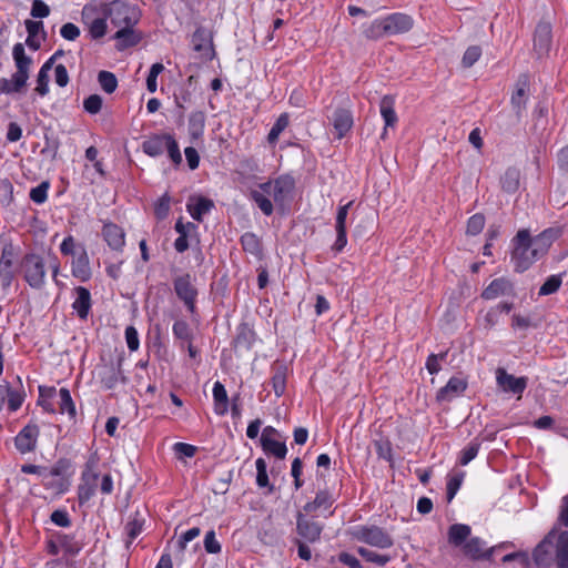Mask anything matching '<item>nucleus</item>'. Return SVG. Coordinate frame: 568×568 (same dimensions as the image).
Segmentation results:
<instances>
[{
	"mask_svg": "<svg viewBox=\"0 0 568 568\" xmlns=\"http://www.w3.org/2000/svg\"><path fill=\"white\" fill-rule=\"evenodd\" d=\"M520 186V171L515 166L508 168L500 176V187L508 194H514Z\"/></svg>",
	"mask_w": 568,
	"mask_h": 568,
	"instance_id": "28",
	"label": "nucleus"
},
{
	"mask_svg": "<svg viewBox=\"0 0 568 568\" xmlns=\"http://www.w3.org/2000/svg\"><path fill=\"white\" fill-rule=\"evenodd\" d=\"M481 55V49L480 47L478 45H471L469 47L464 55H463V60H462V63L465 68H470L473 67L477 61L478 59L480 58Z\"/></svg>",
	"mask_w": 568,
	"mask_h": 568,
	"instance_id": "54",
	"label": "nucleus"
},
{
	"mask_svg": "<svg viewBox=\"0 0 568 568\" xmlns=\"http://www.w3.org/2000/svg\"><path fill=\"white\" fill-rule=\"evenodd\" d=\"M296 530L302 538L314 542L320 539L323 527L318 523L307 519L305 515L300 511L296 517Z\"/></svg>",
	"mask_w": 568,
	"mask_h": 568,
	"instance_id": "15",
	"label": "nucleus"
},
{
	"mask_svg": "<svg viewBox=\"0 0 568 568\" xmlns=\"http://www.w3.org/2000/svg\"><path fill=\"white\" fill-rule=\"evenodd\" d=\"M357 552L366 561L374 562L378 566H385L390 560L389 556L377 554V552L369 550L367 548H364V547H359L357 549Z\"/></svg>",
	"mask_w": 568,
	"mask_h": 568,
	"instance_id": "48",
	"label": "nucleus"
},
{
	"mask_svg": "<svg viewBox=\"0 0 568 568\" xmlns=\"http://www.w3.org/2000/svg\"><path fill=\"white\" fill-rule=\"evenodd\" d=\"M295 180L290 174H283L272 180V197L276 205L284 206L293 199Z\"/></svg>",
	"mask_w": 568,
	"mask_h": 568,
	"instance_id": "8",
	"label": "nucleus"
},
{
	"mask_svg": "<svg viewBox=\"0 0 568 568\" xmlns=\"http://www.w3.org/2000/svg\"><path fill=\"white\" fill-rule=\"evenodd\" d=\"M50 519L53 524H55L59 527H69L71 525V519L67 510L64 509H57L54 510Z\"/></svg>",
	"mask_w": 568,
	"mask_h": 568,
	"instance_id": "63",
	"label": "nucleus"
},
{
	"mask_svg": "<svg viewBox=\"0 0 568 568\" xmlns=\"http://www.w3.org/2000/svg\"><path fill=\"white\" fill-rule=\"evenodd\" d=\"M21 270L27 283L40 290L45 283V263L40 255L27 254L21 262Z\"/></svg>",
	"mask_w": 568,
	"mask_h": 568,
	"instance_id": "4",
	"label": "nucleus"
},
{
	"mask_svg": "<svg viewBox=\"0 0 568 568\" xmlns=\"http://www.w3.org/2000/svg\"><path fill=\"white\" fill-rule=\"evenodd\" d=\"M386 33L389 36L402 34L410 31L414 27V19L402 12L392 13L384 18Z\"/></svg>",
	"mask_w": 568,
	"mask_h": 568,
	"instance_id": "12",
	"label": "nucleus"
},
{
	"mask_svg": "<svg viewBox=\"0 0 568 568\" xmlns=\"http://www.w3.org/2000/svg\"><path fill=\"white\" fill-rule=\"evenodd\" d=\"M98 82L102 90L109 94L113 93L118 87L116 77L110 71H100Z\"/></svg>",
	"mask_w": 568,
	"mask_h": 568,
	"instance_id": "46",
	"label": "nucleus"
},
{
	"mask_svg": "<svg viewBox=\"0 0 568 568\" xmlns=\"http://www.w3.org/2000/svg\"><path fill=\"white\" fill-rule=\"evenodd\" d=\"M49 187L50 183L48 181L41 182L38 186L31 189L29 194L30 199L37 204L44 203L48 197Z\"/></svg>",
	"mask_w": 568,
	"mask_h": 568,
	"instance_id": "51",
	"label": "nucleus"
},
{
	"mask_svg": "<svg viewBox=\"0 0 568 568\" xmlns=\"http://www.w3.org/2000/svg\"><path fill=\"white\" fill-rule=\"evenodd\" d=\"M394 106H395V100L393 97H390V95L383 97V99L381 100V103H379L381 115L385 122L384 130L381 134L382 140L386 139L387 130L389 128L390 129L395 128V125L398 121V118H397Z\"/></svg>",
	"mask_w": 568,
	"mask_h": 568,
	"instance_id": "17",
	"label": "nucleus"
},
{
	"mask_svg": "<svg viewBox=\"0 0 568 568\" xmlns=\"http://www.w3.org/2000/svg\"><path fill=\"white\" fill-rule=\"evenodd\" d=\"M58 396L60 413H67L71 418H74L77 415V410L70 390L68 388L62 387L59 389Z\"/></svg>",
	"mask_w": 568,
	"mask_h": 568,
	"instance_id": "40",
	"label": "nucleus"
},
{
	"mask_svg": "<svg viewBox=\"0 0 568 568\" xmlns=\"http://www.w3.org/2000/svg\"><path fill=\"white\" fill-rule=\"evenodd\" d=\"M471 528L465 524H453L448 528V542L455 547H464L469 540Z\"/></svg>",
	"mask_w": 568,
	"mask_h": 568,
	"instance_id": "27",
	"label": "nucleus"
},
{
	"mask_svg": "<svg viewBox=\"0 0 568 568\" xmlns=\"http://www.w3.org/2000/svg\"><path fill=\"white\" fill-rule=\"evenodd\" d=\"M464 480V473H457L452 475L447 480L446 497L447 501L450 503L458 489L460 488Z\"/></svg>",
	"mask_w": 568,
	"mask_h": 568,
	"instance_id": "50",
	"label": "nucleus"
},
{
	"mask_svg": "<svg viewBox=\"0 0 568 568\" xmlns=\"http://www.w3.org/2000/svg\"><path fill=\"white\" fill-rule=\"evenodd\" d=\"M255 341V333L246 323H242L236 328V336L233 341L235 352L248 351Z\"/></svg>",
	"mask_w": 568,
	"mask_h": 568,
	"instance_id": "21",
	"label": "nucleus"
},
{
	"mask_svg": "<svg viewBox=\"0 0 568 568\" xmlns=\"http://www.w3.org/2000/svg\"><path fill=\"white\" fill-rule=\"evenodd\" d=\"M38 436L39 427L37 425L24 426L14 439L17 449L22 454L32 452L36 448Z\"/></svg>",
	"mask_w": 568,
	"mask_h": 568,
	"instance_id": "16",
	"label": "nucleus"
},
{
	"mask_svg": "<svg viewBox=\"0 0 568 568\" xmlns=\"http://www.w3.org/2000/svg\"><path fill=\"white\" fill-rule=\"evenodd\" d=\"M272 387L277 397H281L285 393L287 367L284 364H275L272 366Z\"/></svg>",
	"mask_w": 568,
	"mask_h": 568,
	"instance_id": "31",
	"label": "nucleus"
},
{
	"mask_svg": "<svg viewBox=\"0 0 568 568\" xmlns=\"http://www.w3.org/2000/svg\"><path fill=\"white\" fill-rule=\"evenodd\" d=\"M513 246L511 261L516 272H525L534 262L541 257L538 252L534 251L531 235L526 229L517 232L516 236L513 239Z\"/></svg>",
	"mask_w": 568,
	"mask_h": 568,
	"instance_id": "1",
	"label": "nucleus"
},
{
	"mask_svg": "<svg viewBox=\"0 0 568 568\" xmlns=\"http://www.w3.org/2000/svg\"><path fill=\"white\" fill-rule=\"evenodd\" d=\"M169 134H162V135H152L148 140H145L142 144V150L145 154L150 156H159L161 155L166 145V139Z\"/></svg>",
	"mask_w": 568,
	"mask_h": 568,
	"instance_id": "34",
	"label": "nucleus"
},
{
	"mask_svg": "<svg viewBox=\"0 0 568 568\" xmlns=\"http://www.w3.org/2000/svg\"><path fill=\"white\" fill-rule=\"evenodd\" d=\"M102 235L108 245L114 251H121L125 243L124 231L114 223H106L102 229Z\"/></svg>",
	"mask_w": 568,
	"mask_h": 568,
	"instance_id": "20",
	"label": "nucleus"
},
{
	"mask_svg": "<svg viewBox=\"0 0 568 568\" xmlns=\"http://www.w3.org/2000/svg\"><path fill=\"white\" fill-rule=\"evenodd\" d=\"M103 13L111 23L118 28L134 26L140 18L139 11L134 6L121 0H114L101 7Z\"/></svg>",
	"mask_w": 568,
	"mask_h": 568,
	"instance_id": "2",
	"label": "nucleus"
},
{
	"mask_svg": "<svg viewBox=\"0 0 568 568\" xmlns=\"http://www.w3.org/2000/svg\"><path fill=\"white\" fill-rule=\"evenodd\" d=\"M333 126L337 138L342 139L353 126V114L347 109H337L333 113Z\"/></svg>",
	"mask_w": 568,
	"mask_h": 568,
	"instance_id": "24",
	"label": "nucleus"
},
{
	"mask_svg": "<svg viewBox=\"0 0 568 568\" xmlns=\"http://www.w3.org/2000/svg\"><path fill=\"white\" fill-rule=\"evenodd\" d=\"M26 85H18L17 84V77L12 74L11 80H8L6 78H0V92L10 94L13 92H20Z\"/></svg>",
	"mask_w": 568,
	"mask_h": 568,
	"instance_id": "61",
	"label": "nucleus"
},
{
	"mask_svg": "<svg viewBox=\"0 0 568 568\" xmlns=\"http://www.w3.org/2000/svg\"><path fill=\"white\" fill-rule=\"evenodd\" d=\"M166 141L168 142H166V145H165V150L168 151V154H169L170 159L175 164H180L182 162V155H181L180 148H179L176 141L170 134L168 135Z\"/></svg>",
	"mask_w": 568,
	"mask_h": 568,
	"instance_id": "60",
	"label": "nucleus"
},
{
	"mask_svg": "<svg viewBox=\"0 0 568 568\" xmlns=\"http://www.w3.org/2000/svg\"><path fill=\"white\" fill-rule=\"evenodd\" d=\"M272 192V180L261 183L258 190H251L250 192V197L266 216L272 215L274 211L273 203L270 200Z\"/></svg>",
	"mask_w": 568,
	"mask_h": 568,
	"instance_id": "13",
	"label": "nucleus"
},
{
	"mask_svg": "<svg viewBox=\"0 0 568 568\" xmlns=\"http://www.w3.org/2000/svg\"><path fill=\"white\" fill-rule=\"evenodd\" d=\"M479 447V443H470L467 447H465L460 452L459 464L466 466L468 463H470L477 456Z\"/></svg>",
	"mask_w": 568,
	"mask_h": 568,
	"instance_id": "58",
	"label": "nucleus"
},
{
	"mask_svg": "<svg viewBox=\"0 0 568 568\" xmlns=\"http://www.w3.org/2000/svg\"><path fill=\"white\" fill-rule=\"evenodd\" d=\"M262 448L265 453L273 454L278 459H284L287 453L286 445L274 438H265L261 440Z\"/></svg>",
	"mask_w": 568,
	"mask_h": 568,
	"instance_id": "42",
	"label": "nucleus"
},
{
	"mask_svg": "<svg viewBox=\"0 0 568 568\" xmlns=\"http://www.w3.org/2000/svg\"><path fill=\"white\" fill-rule=\"evenodd\" d=\"M205 128V114L203 111H194L189 116V133L192 139L203 135Z\"/></svg>",
	"mask_w": 568,
	"mask_h": 568,
	"instance_id": "37",
	"label": "nucleus"
},
{
	"mask_svg": "<svg viewBox=\"0 0 568 568\" xmlns=\"http://www.w3.org/2000/svg\"><path fill=\"white\" fill-rule=\"evenodd\" d=\"M214 206V203L212 200L203 196H199L195 199V203L187 204V211L190 212L191 216L195 220L201 222L203 219V215L209 213L211 209Z\"/></svg>",
	"mask_w": 568,
	"mask_h": 568,
	"instance_id": "35",
	"label": "nucleus"
},
{
	"mask_svg": "<svg viewBox=\"0 0 568 568\" xmlns=\"http://www.w3.org/2000/svg\"><path fill=\"white\" fill-rule=\"evenodd\" d=\"M385 29L386 24L384 18L376 19L364 30V34L367 39L377 40L383 37H388Z\"/></svg>",
	"mask_w": 568,
	"mask_h": 568,
	"instance_id": "45",
	"label": "nucleus"
},
{
	"mask_svg": "<svg viewBox=\"0 0 568 568\" xmlns=\"http://www.w3.org/2000/svg\"><path fill=\"white\" fill-rule=\"evenodd\" d=\"M103 100L99 94H91L83 101L84 110L90 114H97L102 109Z\"/></svg>",
	"mask_w": 568,
	"mask_h": 568,
	"instance_id": "55",
	"label": "nucleus"
},
{
	"mask_svg": "<svg viewBox=\"0 0 568 568\" xmlns=\"http://www.w3.org/2000/svg\"><path fill=\"white\" fill-rule=\"evenodd\" d=\"M143 527V519L139 517V514L136 513L135 516L126 524L125 530L128 534V537L130 539L129 542L134 540L142 531Z\"/></svg>",
	"mask_w": 568,
	"mask_h": 568,
	"instance_id": "52",
	"label": "nucleus"
},
{
	"mask_svg": "<svg viewBox=\"0 0 568 568\" xmlns=\"http://www.w3.org/2000/svg\"><path fill=\"white\" fill-rule=\"evenodd\" d=\"M485 226V217L481 214H475L469 217L467 222V234L477 235L479 234Z\"/></svg>",
	"mask_w": 568,
	"mask_h": 568,
	"instance_id": "56",
	"label": "nucleus"
},
{
	"mask_svg": "<svg viewBox=\"0 0 568 568\" xmlns=\"http://www.w3.org/2000/svg\"><path fill=\"white\" fill-rule=\"evenodd\" d=\"M334 503V497L329 490L324 489L317 491L314 500L308 501L304 505L303 510L306 514L315 513L320 509L327 510Z\"/></svg>",
	"mask_w": 568,
	"mask_h": 568,
	"instance_id": "26",
	"label": "nucleus"
},
{
	"mask_svg": "<svg viewBox=\"0 0 568 568\" xmlns=\"http://www.w3.org/2000/svg\"><path fill=\"white\" fill-rule=\"evenodd\" d=\"M141 38V33L136 32L133 26L122 27L114 34V39L118 41L116 49L120 51L136 45Z\"/></svg>",
	"mask_w": 568,
	"mask_h": 568,
	"instance_id": "23",
	"label": "nucleus"
},
{
	"mask_svg": "<svg viewBox=\"0 0 568 568\" xmlns=\"http://www.w3.org/2000/svg\"><path fill=\"white\" fill-rule=\"evenodd\" d=\"M173 334L176 338L189 341L191 338L189 324L184 321H176L173 324Z\"/></svg>",
	"mask_w": 568,
	"mask_h": 568,
	"instance_id": "64",
	"label": "nucleus"
},
{
	"mask_svg": "<svg viewBox=\"0 0 568 568\" xmlns=\"http://www.w3.org/2000/svg\"><path fill=\"white\" fill-rule=\"evenodd\" d=\"M555 562L557 568H568V531H561L557 537Z\"/></svg>",
	"mask_w": 568,
	"mask_h": 568,
	"instance_id": "32",
	"label": "nucleus"
},
{
	"mask_svg": "<svg viewBox=\"0 0 568 568\" xmlns=\"http://www.w3.org/2000/svg\"><path fill=\"white\" fill-rule=\"evenodd\" d=\"M241 245L246 253L252 254L255 257H260L262 254V244L257 235L252 232H246L241 236Z\"/></svg>",
	"mask_w": 568,
	"mask_h": 568,
	"instance_id": "38",
	"label": "nucleus"
},
{
	"mask_svg": "<svg viewBox=\"0 0 568 568\" xmlns=\"http://www.w3.org/2000/svg\"><path fill=\"white\" fill-rule=\"evenodd\" d=\"M170 211V196L168 193L163 194L154 206V214L159 220H163L168 216Z\"/></svg>",
	"mask_w": 568,
	"mask_h": 568,
	"instance_id": "59",
	"label": "nucleus"
},
{
	"mask_svg": "<svg viewBox=\"0 0 568 568\" xmlns=\"http://www.w3.org/2000/svg\"><path fill=\"white\" fill-rule=\"evenodd\" d=\"M256 465V484L260 488L267 487L268 493H273L274 486L270 484L268 475H267V465L263 458H257L255 462Z\"/></svg>",
	"mask_w": 568,
	"mask_h": 568,
	"instance_id": "44",
	"label": "nucleus"
},
{
	"mask_svg": "<svg viewBox=\"0 0 568 568\" xmlns=\"http://www.w3.org/2000/svg\"><path fill=\"white\" fill-rule=\"evenodd\" d=\"M290 123V120H288V114L287 113H283L281 114L276 122L273 124L271 131L268 132V135H267V140L270 143H274L280 134L287 128Z\"/></svg>",
	"mask_w": 568,
	"mask_h": 568,
	"instance_id": "47",
	"label": "nucleus"
},
{
	"mask_svg": "<svg viewBox=\"0 0 568 568\" xmlns=\"http://www.w3.org/2000/svg\"><path fill=\"white\" fill-rule=\"evenodd\" d=\"M94 11L92 7L85 6L82 10V17L85 23L89 26V32L92 39L97 40L102 38L106 33V19L103 13L101 17H95L89 21L91 13Z\"/></svg>",
	"mask_w": 568,
	"mask_h": 568,
	"instance_id": "19",
	"label": "nucleus"
},
{
	"mask_svg": "<svg viewBox=\"0 0 568 568\" xmlns=\"http://www.w3.org/2000/svg\"><path fill=\"white\" fill-rule=\"evenodd\" d=\"M123 361L122 357H118L115 362L110 361L98 367V378L105 389H113L119 383L128 382L122 371Z\"/></svg>",
	"mask_w": 568,
	"mask_h": 568,
	"instance_id": "7",
	"label": "nucleus"
},
{
	"mask_svg": "<svg viewBox=\"0 0 568 568\" xmlns=\"http://www.w3.org/2000/svg\"><path fill=\"white\" fill-rule=\"evenodd\" d=\"M77 298L72 304L73 310L77 312L80 318H87L91 307V294L89 290L83 286L75 288Z\"/></svg>",
	"mask_w": 568,
	"mask_h": 568,
	"instance_id": "29",
	"label": "nucleus"
},
{
	"mask_svg": "<svg viewBox=\"0 0 568 568\" xmlns=\"http://www.w3.org/2000/svg\"><path fill=\"white\" fill-rule=\"evenodd\" d=\"M57 538L59 546L71 556L77 555L82 548L81 542H79L73 535L59 534Z\"/></svg>",
	"mask_w": 568,
	"mask_h": 568,
	"instance_id": "43",
	"label": "nucleus"
},
{
	"mask_svg": "<svg viewBox=\"0 0 568 568\" xmlns=\"http://www.w3.org/2000/svg\"><path fill=\"white\" fill-rule=\"evenodd\" d=\"M496 383L498 387L505 393L517 394L518 398L527 387L528 378L525 376L516 377L503 367L496 369Z\"/></svg>",
	"mask_w": 568,
	"mask_h": 568,
	"instance_id": "9",
	"label": "nucleus"
},
{
	"mask_svg": "<svg viewBox=\"0 0 568 568\" xmlns=\"http://www.w3.org/2000/svg\"><path fill=\"white\" fill-rule=\"evenodd\" d=\"M561 235L560 227H549L538 234L536 237H531V244H534V251L538 252L540 256H544L551 244Z\"/></svg>",
	"mask_w": 568,
	"mask_h": 568,
	"instance_id": "18",
	"label": "nucleus"
},
{
	"mask_svg": "<svg viewBox=\"0 0 568 568\" xmlns=\"http://www.w3.org/2000/svg\"><path fill=\"white\" fill-rule=\"evenodd\" d=\"M561 285L560 275H551L539 288V295H550L559 290Z\"/></svg>",
	"mask_w": 568,
	"mask_h": 568,
	"instance_id": "53",
	"label": "nucleus"
},
{
	"mask_svg": "<svg viewBox=\"0 0 568 568\" xmlns=\"http://www.w3.org/2000/svg\"><path fill=\"white\" fill-rule=\"evenodd\" d=\"M213 398L215 403V413L223 415L227 410V393L224 385L221 382H215L213 386Z\"/></svg>",
	"mask_w": 568,
	"mask_h": 568,
	"instance_id": "39",
	"label": "nucleus"
},
{
	"mask_svg": "<svg viewBox=\"0 0 568 568\" xmlns=\"http://www.w3.org/2000/svg\"><path fill=\"white\" fill-rule=\"evenodd\" d=\"M353 201H349L345 205H342L337 210L336 214V223H335V230H336V241L333 244L332 248L335 252H342L343 248L347 244V236H346V219L348 215V210L352 206Z\"/></svg>",
	"mask_w": 568,
	"mask_h": 568,
	"instance_id": "14",
	"label": "nucleus"
},
{
	"mask_svg": "<svg viewBox=\"0 0 568 568\" xmlns=\"http://www.w3.org/2000/svg\"><path fill=\"white\" fill-rule=\"evenodd\" d=\"M12 55L17 68V71L13 73L17 77V84L26 85L29 79V69L32 64V59L26 54L22 43H16L13 45Z\"/></svg>",
	"mask_w": 568,
	"mask_h": 568,
	"instance_id": "11",
	"label": "nucleus"
},
{
	"mask_svg": "<svg viewBox=\"0 0 568 568\" xmlns=\"http://www.w3.org/2000/svg\"><path fill=\"white\" fill-rule=\"evenodd\" d=\"M526 81L519 82L516 91L511 95V105L518 116H520L523 110L526 108L527 94H526Z\"/></svg>",
	"mask_w": 568,
	"mask_h": 568,
	"instance_id": "41",
	"label": "nucleus"
},
{
	"mask_svg": "<svg viewBox=\"0 0 568 568\" xmlns=\"http://www.w3.org/2000/svg\"><path fill=\"white\" fill-rule=\"evenodd\" d=\"M12 267V252L9 248H3L0 257V278L3 286H9L13 278L11 271Z\"/></svg>",
	"mask_w": 568,
	"mask_h": 568,
	"instance_id": "36",
	"label": "nucleus"
},
{
	"mask_svg": "<svg viewBox=\"0 0 568 568\" xmlns=\"http://www.w3.org/2000/svg\"><path fill=\"white\" fill-rule=\"evenodd\" d=\"M555 536V530H551L546 537L545 539L535 548L534 550V560L536 562V565L538 566H542L546 564V559H547V550L545 549V546L547 544H550L551 542V538Z\"/></svg>",
	"mask_w": 568,
	"mask_h": 568,
	"instance_id": "49",
	"label": "nucleus"
},
{
	"mask_svg": "<svg viewBox=\"0 0 568 568\" xmlns=\"http://www.w3.org/2000/svg\"><path fill=\"white\" fill-rule=\"evenodd\" d=\"M174 292L183 302L186 310L193 314L195 312V303L197 297V288L194 285V277L185 273L176 276L173 281Z\"/></svg>",
	"mask_w": 568,
	"mask_h": 568,
	"instance_id": "6",
	"label": "nucleus"
},
{
	"mask_svg": "<svg viewBox=\"0 0 568 568\" xmlns=\"http://www.w3.org/2000/svg\"><path fill=\"white\" fill-rule=\"evenodd\" d=\"M164 70V67L162 63H154L152 64L149 75L146 78V88L150 92H155L158 84H156V78L158 75Z\"/></svg>",
	"mask_w": 568,
	"mask_h": 568,
	"instance_id": "57",
	"label": "nucleus"
},
{
	"mask_svg": "<svg viewBox=\"0 0 568 568\" xmlns=\"http://www.w3.org/2000/svg\"><path fill=\"white\" fill-rule=\"evenodd\" d=\"M552 41L551 26L549 22L540 21L534 32V52L538 59L547 57Z\"/></svg>",
	"mask_w": 568,
	"mask_h": 568,
	"instance_id": "10",
	"label": "nucleus"
},
{
	"mask_svg": "<svg viewBox=\"0 0 568 568\" xmlns=\"http://www.w3.org/2000/svg\"><path fill=\"white\" fill-rule=\"evenodd\" d=\"M204 548L209 554H219L221 551V544L215 537V531L210 530L204 537Z\"/></svg>",
	"mask_w": 568,
	"mask_h": 568,
	"instance_id": "62",
	"label": "nucleus"
},
{
	"mask_svg": "<svg viewBox=\"0 0 568 568\" xmlns=\"http://www.w3.org/2000/svg\"><path fill=\"white\" fill-rule=\"evenodd\" d=\"M486 542L479 537L469 538L467 542H465L463 547V552L465 556L471 559H487L486 552Z\"/></svg>",
	"mask_w": 568,
	"mask_h": 568,
	"instance_id": "33",
	"label": "nucleus"
},
{
	"mask_svg": "<svg viewBox=\"0 0 568 568\" xmlns=\"http://www.w3.org/2000/svg\"><path fill=\"white\" fill-rule=\"evenodd\" d=\"M467 387L466 381L459 377H452L448 383L437 393L438 400L450 402L453 398L462 395Z\"/></svg>",
	"mask_w": 568,
	"mask_h": 568,
	"instance_id": "22",
	"label": "nucleus"
},
{
	"mask_svg": "<svg viewBox=\"0 0 568 568\" xmlns=\"http://www.w3.org/2000/svg\"><path fill=\"white\" fill-rule=\"evenodd\" d=\"M99 457L97 453L90 455L81 475V483L78 487V499L80 505L88 503L95 494L99 479Z\"/></svg>",
	"mask_w": 568,
	"mask_h": 568,
	"instance_id": "3",
	"label": "nucleus"
},
{
	"mask_svg": "<svg viewBox=\"0 0 568 568\" xmlns=\"http://www.w3.org/2000/svg\"><path fill=\"white\" fill-rule=\"evenodd\" d=\"M352 535L357 541L379 549L390 548L394 545L392 536L375 525L356 527Z\"/></svg>",
	"mask_w": 568,
	"mask_h": 568,
	"instance_id": "5",
	"label": "nucleus"
},
{
	"mask_svg": "<svg viewBox=\"0 0 568 568\" xmlns=\"http://www.w3.org/2000/svg\"><path fill=\"white\" fill-rule=\"evenodd\" d=\"M513 293L511 283L505 277L494 280L481 293V297L485 300H494L501 295H508Z\"/></svg>",
	"mask_w": 568,
	"mask_h": 568,
	"instance_id": "25",
	"label": "nucleus"
},
{
	"mask_svg": "<svg viewBox=\"0 0 568 568\" xmlns=\"http://www.w3.org/2000/svg\"><path fill=\"white\" fill-rule=\"evenodd\" d=\"M72 274L82 282H85L91 277L89 257L83 247L77 258L72 262Z\"/></svg>",
	"mask_w": 568,
	"mask_h": 568,
	"instance_id": "30",
	"label": "nucleus"
}]
</instances>
